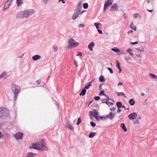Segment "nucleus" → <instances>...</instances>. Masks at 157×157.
<instances>
[{"mask_svg":"<svg viewBox=\"0 0 157 157\" xmlns=\"http://www.w3.org/2000/svg\"><path fill=\"white\" fill-rule=\"evenodd\" d=\"M45 143L43 140L39 141L36 144H33L31 148L38 150L47 151L48 149L45 145Z\"/></svg>","mask_w":157,"mask_h":157,"instance_id":"f257e3e1","label":"nucleus"},{"mask_svg":"<svg viewBox=\"0 0 157 157\" xmlns=\"http://www.w3.org/2000/svg\"><path fill=\"white\" fill-rule=\"evenodd\" d=\"M11 89L14 95V98H17L21 90L20 87L14 83H12L11 85Z\"/></svg>","mask_w":157,"mask_h":157,"instance_id":"f03ea898","label":"nucleus"},{"mask_svg":"<svg viewBox=\"0 0 157 157\" xmlns=\"http://www.w3.org/2000/svg\"><path fill=\"white\" fill-rule=\"evenodd\" d=\"M68 44L69 46L67 47L68 48L71 47L75 48L79 45V43L77 42H75V40L73 38H71L69 40Z\"/></svg>","mask_w":157,"mask_h":157,"instance_id":"7ed1b4c3","label":"nucleus"},{"mask_svg":"<svg viewBox=\"0 0 157 157\" xmlns=\"http://www.w3.org/2000/svg\"><path fill=\"white\" fill-rule=\"evenodd\" d=\"M25 18H28L32 15L35 12V11L33 9H27L23 10Z\"/></svg>","mask_w":157,"mask_h":157,"instance_id":"20e7f679","label":"nucleus"},{"mask_svg":"<svg viewBox=\"0 0 157 157\" xmlns=\"http://www.w3.org/2000/svg\"><path fill=\"white\" fill-rule=\"evenodd\" d=\"M9 113V111L5 108H0V118L7 116Z\"/></svg>","mask_w":157,"mask_h":157,"instance_id":"39448f33","label":"nucleus"},{"mask_svg":"<svg viewBox=\"0 0 157 157\" xmlns=\"http://www.w3.org/2000/svg\"><path fill=\"white\" fill-rule=\"evenodd\" d=\"M113 0H107V1H105L103 9L104 12L105 11L108 7L111 6L112 5Z\"/></svg>","mask_w":157,"mask_h":157,"instance_id":"423d86ee","label":"nucleus"},{"mask_svg":"<svg viewBox=\"0 0 157 157\" xmlns=\"http://www.w3.org/2000/svg\"><path fill=\"white\" fill-rule=\"evenodd\" d=\"M16 17L19 19H22L25 18L23 11L19 12L16 15Z\"/></svg>","mask_w":157,"mask_h":157,"instance_id":"0eeeda50","label":"nucleus"},{"mask_svg":"<svg viewBox=\"0 0 157 157\" xmlns=\"http://www.w3.org/2000/svg\"><path fill=\"white\" fill-rule=\"evenodd\" d=\"M23 133L21 132H18L15 134H13V136L16 140L21 139L22 138Z\"/></svg>","mask_w":157,"mask_h":157,"instance_id":"6e6552de","label":"nucleus"},{"mask_svg":"<svg viewBox=\"0 0 157 157\" xmlns=\"http://www.w3.org/2000/svg\"><path fill=\"white\" fill-rule=\"evenodd\" d=\"M137 117V114L135 113H132L128 116V118L130 120L135 119Z\"/></svg>","mask_w":157,"mask_h":157,"instance_id":"1a4fd4ad","label":"nucleus"},{"mask_svg":"<svg viewBox=\"0 0 157 157\" xmlns=\"http://www.w3.org/2000/svg\"><path fill=\"white\" fill-rule=\"evenodd\" d=\"M90 114L92 115L94 117H95L96 119H97L98 115V110L94 109L93 112L90 111Z\"/></svg>","mask_w":157,"mask_h":157,"instance_id":"9d476101","label":"nucleus"},{"mask_svg":"<svg viewBox=\"0 0 157 157\" xmlns=\"http://www.w3.org/2000/svg\"><path fill=\"white\" fill-rule=\"evenodd\" d=\"M118 10V6L116 3L113 4L111 6L110 10L112 11H116Z\"/></svg>","mask_w":157,"mask_h":157,"instance_id":"9b49d317","label":"nucleus"},{"mask_svg":"<svg viewBox=\"0 0 157 157\" xmlns=\"http://www.w3.org/2000/svg\"><path fill=\"white\" fill-rule=\"evenodd\" d=\"M94 43L93 42H91L88 45V49L91 51H93V48L94 47Z\"/></svg>","mask_w":157,"mask_h":157,"instance_id":"f8f14e48","label":"nucleus"},{"mask_svg":"<svg viewBox=\"0 0 157 157\" xmlns=\"http://www.w3.org/2000/svg\"><path fill=\"white\" fill-rule=\"evenodd\" d=\"M41 58V56L40 55H35L33 56L32 57V59L34 61H36L38 59H40Z\"/></svg>","mask_w":157,"mask_h":157,"instance_id":"ddd939ff","label":"nucleus"},{"mask_svg":"<svg viewBox=\"0 0 157 157\" xmlns=\"http://www.w3.org/2000/svg\"><path fill=\"white\" fill-rule=\"evenodd\" d=\"M115 114L112 112H110L108 115H107V117L110 120H112Z\"/></svg>","mask_w":157,"mask_h":157,"instance_id":"4468645a","label":"nucleus"},{"mask_svg":"<svg viewBox=\"0 0 157 157\" xmlns=\"http://www.w3.org/2000/svg\"><path fill=\"white\" fill-rule=\"evenodd\" d=\"M79 15V13H78V12H75L72 16V19L74 20L76 19L78 17Z\"/></svg>","mask_w":157,"mask_h":157,"instance_id":"2eb2a0df","label":"nucleus"},{"mask_svg":"<svg viewBox=\"0 0 157 157\" xmlns=\"http://www.w3.org/2000/svg\"><path fill=\"white\" fill-rule=\"evenodd\" d=\"M8 77L7 73L6 72H3L1 75H0V79L2 78H6Z\"/></svg>","mask_w":157,"mask_h":157,"instance_id":"dca6fc26","label":"nucleus"},{"mask_svg":"<svg viewBox=\"0 0 157 157\" xmlns=\"http://www.w3.org/2000/svg\"><path fill=\"white\" fill-rule=\"evenodd\" d=\"M130 26L131 29L134 30L136 31V28L135 26V25L134 24V23L133 22H131L130 24Z\"/></svg>","mask_w":157,"mask_h":157,"instance_id":"f3484780","label":"nucleus"},{"mask_svg":"<svg viewBox=\"0 0 157 157\" xmlns=\"http://www.w3.org/2000/svg\"><path fill=\"white\" fill-rule=\"evenodd\" d=\"M121 127L124 132H126L127 131V129L126 128L125 124L124 123H122L121 124Z\"/></svg>","mask_w":157,"mask_h":157,"instance_id":"a211bd4d","label":"nucleus"},{"mask_svg":"<svg viewBox=\"0 0 157 157\" xmlns=\"http://www.w3.org/2000/svg\"><path fill=\"white\" fill-rule=\"evenodd\" d=\"M11 2H10V1H9V0H8L5 3V6L6 7H8V9L9 7L11 5Z\"/></svg>","mask_w":157,"mask_h":157,"instance_id":"6ab92c4d","label":"nucleus"},{"mask_svg":"<svg viewBox=\"0 0 157 157\" xmlns=\"http://www.w3.org/2000/svg\"><path fill=\"white\" fill-rule=\"evenodd\" d=\"M99 81L101 82H104L105 81V79L104 76L103 75H101L99 78Z\"/></svg>","mask_w":157,"mask_h":157,"instance_id":"aec40b11","label":"nucleus"},{"mask_svg":"<svg viewBox=\"0 0 157 157\" xmlns=\"http://www.w3.org/2000/svg\"><path fill=\"white\" fill-rule=\"evenodd\" d=\"M135 101L133 99H130L129 101V103L131 105H133L135 103Z\"/></svg>","mask_w":157,"mask_h":157,"instance_id":"412c9836","label":"nucleus"},{"mask_svg":"<svg viewBox=\"0 0 157 157\" xmlns=\"http://www.w3.org/2000/svg\"><path fill=\"white\" fill-rule=\"evenodd\" d=\"M86 92V90L85 89H83L81 92L80 93L79 95L80 96L81 95H85V93Z\"/></svg>","mask_w":157,"mask_h":157,"instance_id":"4be33fe9","label":"nucleus"},{"mask_svg":"<svg viewBox=\"0 0 157 157\" xmlns=\"http://www.w3.org/2000/svg\"><path fill=\"white\" fill-rule=\"evenodd\" d=\"M149 76H150L152 78H153L154 79H157V76L153 74L150 73L149 74Z\"/></svg>","mask_w":157,"mask_h":157,"instance_id":"5701e85b","label":"nucleus"},{"mask_svg":"<svg viewBox=\"0 0 157 157\" xmlns=\"http://www.w3.org/2000/svg\"><path fill=\"white\" fill-rule=\"evenodd\" d=\"M96 133L94 132H91L90 133L89 137L90 138L93 137L96 134Z\"/></svg>","mask_w":157,"mask_h":157,"instance_id":"b1692460","label":"nucleus"},{"mask_svg":"<svg viewBox=\"0 0 157 157\" xmlns=\"http://www.w3.org/2000/svg\"><path fill=\"white\" fill-rule=\"evenodd\" d=\"M100 96L104 95L106 98H109V97L107 95L104 94V92L103 90L101 91L99 94Z\"/></svg>","mask_w":157,"mask_h":157,"instance_id":"393cba45","label":"nucleus"},{"mask_svg":"<svg viewBox=\"0 0 157 157\" xmlns=\"http://www.w3.org/2000/svg\"><path fill=\"white\" fill-rule=\"evenodd\" d=\"M122 105V103L121 102L118 101L116 103V106L117 108H121Z\"/></svg>","mask_w":157,"mask_h":157,"instance_id":"a878e982","label":"nucleus"},{"mask_svg":"<svg viewBox=\"0 0 157 157\" xmlns=\"http://www.w3.org/2000/svg\"><path fill=\"white\" fill-rule=\"evenodd\" d=\"M111 50L116 53L119 52H120V50H119L117 48H112L111 49Z\"/></svg>","mask_w":157,"mask_h":157,"instance_id":"bb28decb","label":"nucleus"},{"mask_svg":"<svg viewBox=\"0 0 157 157\" xmlns=\"http://www.w3.org/2000/svg\"><path fill=\"white\" fill-rule=\"evenodd\" d=\"M23 0H17L16 1V2L17 3V6H19L20 5H21V4L23 3V2L22 1Z\"/></svg>","mask_w":157,"mask_h":157,"instance_id":"cd10ccee","label":"nucleus"},{"mask_svg":"<svg viewBox=\"0 0 157 157\" xmlns=\"http://www.w3.org/2000/svg\"><path fill=\"white\" fill-rule=\"evenodd\" d=\"M117 94L118 96H123L124 97H125V98L126 97V96L125 95V94L122 92H119L117 93Z\"/></svg>","mask_w":157,"mask_h":157,"instance_id":"c85d7f7f","label":"nucleus"},{"mask_svg":"<svg viewBox=\"0 0 157 157\" xmlns=\"http://www.w3.org/2000/svg\"><path fill=\"white\" fill-rule=\"evenodd\" d=\"M116 66L118 69L121 68L120 66V64L117 60H116Z\"/></svg>","mask_w":157,"mask_h":157,"instance_id":"c756f323","label":"nucleus"},{"mask_svg":"<svg viewBox=\"0 0 157 157\" xmlns=\"http://www.w3.org/2000/svg\"><path fill=\"white\" fill-rule=\"evenodd\" d=\"M126 52H128L129 54L131 56L133 55V53L132 52V50L131 49L129 48L126 50Z\"/></svg>","mask_w":157,"mask_h":157,"instance_id":"7c9ffc66","label":"nucleus"},{"mask_svg":"<svg viewBox=\"0 0 157 157\" xmlns=\"http://www.w3.org/2000/svg\"><path fill=\"white\" fill-rule=\"evenodd\" d=\"M66 127L68 128H70L71 130H73V126L69 124H68L66 125Z\"/></svg>","mask_w":157,"mask_h":157,"instance_id":"2f4dec72","label":"nucleus"},{"mask_svg":"<svg viewBox=\"0 0 157 157\" xmlns=\"http://www.w3.org/2000/svg\"><path fill=\"white\" fill-rule=\"evenodd\" d=\"M83 7L85 9H87L88 7V5L87 3H84L83 4Z\"/></svg>","mask_w":157,"mask_h":157,"instance_id":"473e14b6","label":"nucleus"},{"mask_svg":"<svg viewBox=\"0 0 157 157\" xmlns=\"http://www.w3.org/2000/svg\"><path fill=\"white\" fill-rule=\"evenodd\" d=\"M99 117L101 120L103 121L106 120L108 119L107 115L105 116L104 117Z\"/></svg>","mask_w":157,"mask_h":157,"instance_id":"72a5a7b5","label":"nucleus"},{"mask_svg":"<svg viewBox=\"0 0 157 157\" xmlns=\"http://www.w3.org/2000/svg\"><path fill=\"white\" fill-rule=\"evenodd\" d=\"M136 49L141 52H143L144 51V48L142 46H141L140 47L136 48Z\"/></svg>","mask_w":157,"mask_h":157,"instance_id":"f704fd0d","label":"nucleus"},{"mask_svg":"<svg viewBox=\"0 0 157 157\" xmlns=\"http://www.w3.org/2000/svg\"><path fill=\"white\" fill-rule=\"evenodd\" d=\"M33 153L29 152L27 154L26 157H33Z\"/></svg>","mask_w":157,"mask_h":157,"instance_id":"c9c22d12","label":"nucleus"},{"mask_svg":"<svg viewBox=\"0 0 157 157\" xmlns=\"http://www.w3.org/2000/svg\"><path fill=\"white\" fill-rule=\"evenodd\" d=\"M82 8H76V10H75V12H78V13H80V12L81 11Z\"/></svg>","mask_w":157,"mask_h":157,"instance_id":"e433bc0d","label":"nucleus"},{"mask_svg":"<svg viewBox=\"0 0 157 157\" xmlns=\"http://www.w3.org/2000/svg\"><path fill=\"white\" fill-rule=\"evenodd\" d=\"M76 7L79 8H82V5L81 2H78V3L77 4Z\"/></svg>","mask_w":157,"mask_h":157,"instance_id":"4c0bfd02","label":"nucleus"},{"mask_svg":"<svg viewBox=\"0 0 157 157\" xmlns=\"http://www.w3.org/2000/svg\"><path fill=\"white\" fill-rule=\"evenodd\" d=\"M85 27V25L84 24H79L78 25V27L79 28H84Z\"/></svg>","mask_w":157,"mask_h":157,"instance_id":"58836bf2","label":"nucleus"},{"mask_svg":"<svg viewBox=\"0 0 157 157\" xmlns=\"http://www.w3.org/2000/svg\"><path fill=\"white\" fill-rule=\"evenodd\" d=\"M52 47L54 52H56L57 51L58 49L57 46L55 45H53Z\"/></svg>","mask_w":157,"mask_h":157,"instance_id":"ea45409f","label":"nucleus"},{"mask_svg":"<svg viewBox=\"0 0 157 157\" xmlns=\"http://www.w3.org/2000/svg\"><path fill=\"white\" fill-rule=\"evenodd\" d=\"M81 122V119L80 117H79L78 119V121H77V125H78L80 124V123Z\"/></svg>","mask_w":157,"mask_h":157,"instance_id":"a19ab883","label":"nucleus"},{"mask_svg":"<svg viewBox=\"0 0 157 157\" xmlns=\"http://www.w3.org/2000/svg\"><path fill=\"white\" fill-rule=\"evenodd\" d=\"M109 99H107V100L106 99H103L102 100V102L103 103H106L107 104V103Z\"/></svg>","mask_w":157,"mask_h":157,"instance_id":"79ce46f5","label":"nucleus"},{"mask_svg":"<svg viewBox=\"0 0 157 157\" xmlns=\"http://www.w3.org/2000/svg\"><path fill=\"white\" fill-rule=\"evenodd\" d=\"M107 104L109 106L112 105H113V103L111 102H109V99L107 103Z\"/></svg>","mask_w":157,"mask_h":157,"instance_id":"37998d69","label":"nucleus"},{"mask_svg":"<svg viewBox=\"0 0 157 157\" xmlns=\"http://www.w3.org/2000/svg\"><path fill=\"white\" fill-rule=\"evenodd\" d=\"M138 16L140 17L139 13H135L133 14V17L135 18H137Z\"/></svg>","mask_w":157,"mask_h":157,"instance_id":"c03bdc74","label":"nucleus"},{"mask_svg":"<svg viewBox=\"0 0 157 157\" xmlns=\"http://www.w3.org/2000/svg\"><path fill=\"white\" fill-rule=\"evenodd\" d=\"M90 124L91 126L93 127H95L96 125V124L95 123L91 121L90 122Z\"/></svg>","mask_w":157,"mask_h":157,"instance_id":"a18cd8bd","label":"nucleus"},{"mask_svg":"<svg viewBox=\"0 0 157 157\" xmlns=\"http://www.w3.org/2000/svg\"><path fill=\"white\" fill-rule=\"evenodd\" d=\"M107 69L109 71L110 73L112 74L113 73V71L111 68H110L109 67H107Z\"/></svg>","mask_w":157,"mask_h":157,"instance_id":"49530a36","label":"nucleus"},{"mask_svg":"<svg viewBox=\"0 0 157 157\" xmlns=\"http://www.w3.org/2000/svg\"><path fill=\"white\" fill-rule=\"evenodd\" d=\"M94 79L92 80L90 82H89L88 83V85H89L90 86L91 85V84H92V83L94 81Z\"/></svg>","mask_w":157,"mask_h":157,"instance_id":"de8ad7c7","label":"nucleus"},{"mask_svg":"<svg viewBox=\"0 0 157 157\" xmlns=\"http://www.w3.org/2000/svg\"><path fill=\"white\" fill-rule=\"evenodd\" d=\"M138 44V42H137V41H136L135 42H130V44L132 45L136 44Z\"/></svg>","mask_w":157,"mask_h":157,"instance_id":"09e8293b","label":"nucleus"},{"mask_svg":"<svg viewBox=\"0 0 157 157\" xmlns=\"http://www.w3.org/2000/svg\"><path fill=\"white\" fill-rule=\"evenodd\" d=\"M133 122L135 124H138L139 123V122L138 120L134 121Z\"/></svg>","mask_w":157,"mask_h":157,"instance_id":"8fccbe9b","label":"nucleus"},{"mask_svg":"<svg viewBox=\"0 0 157 157\" xmlns=\"http://www.w3.org/2000/svg\"><path fill=\"white\" fill-rule=\"evenodd\" d=\"M97 30L98 31V32L99 34H102L103 33L101 30L99 29H97Z\"/></svg>","mask_w":157,"mask_h":157,"instance_id":"3c124183","label":"nucleus"},{"mask_svg":"<svg viewBox=\"0 0 157 157\" xmlns=\"http://www.w3.org/2000/svg\"><path fill=\"white\" fill-rule=\"evenodd\" d=\"M120 108H118V109L117 111V112L118 113H119L121 111V109H120Z\"/></svg>","mask_w":157,"mask_h":157,"instance_id":"603ef678","label":"nucleus"},{"mask_svg":"<svg viewBox=\"0 0 157 157\" xmlns=\"http://www.w3.org/2000/svg\"><path fill=\"white\" fill-rule=\"evenodd\" d=\"M36 83L38 84H40L41 82V80L39 79L36 81Z\"/></svg>","mask_w":157,"mask_h":157,"instance_id":"864d4df0","label":"nucleus"},{"mask_svg":"<svg viewBox=\"0 0 157 157\" xmlns=\"http://www.w3.org/2000/svg\"><path fill=\"white\" fill-rule=\"evenodd\" d=\"M94 25H95L96 28L97 29H98L99 28V27H98V24L96 23H94Z\"/></svg>","mask_w":157,"mask_h":157,"instance_id":"5fc2aeb1","label":"nucleus"},{"mask_svg":"<svg viewBox=\"0 0 157 157\" xmlns=\"http://www.w3.org/2000/svg\"><path fill=\"white\" fill-rule=\"evenodd\" d=\"M90 86H89V85H88V84H87V85H86L85 87V88L84 89H88L89 88V87Z\"/></svg>","mask_w":157,"mask_h":157,"instance_id":"6e6d98bb","label":"nucleus"},{"mask_svg":"<svg viewBox=\"0 0 157 157\" xmlns=\"http://www.w3.org/2000/svg\"><path fill=\"white\" fill-rule=\"evenodd\" d=\"M110 110L113 111H114L115 110V107H113L112 108L110 109Z\"/></svg>","mask_w":157,"mask_h":157,"instance_id":"4d7b16f0","label":"nucleus"},{"mask_svg":"<svg viewBox=\"0 0 157 157\" xmlns=\"http://www.w3.org/2000/svg\"><path fill=\"white\" fill-rule=\"evenodd\" d=\"M74 63L78 67V62H77L75 60H74Z\"/></svg>","mask_w":157,"mask_h":157,"instance_id":"13d9d810","label":"nucleus"},{"mask_svg":"<svg viewBox=\"0 0 157 157\" xmlns=\"http://www.w3.org/2000/svg\"><path fill=\"white\" fill-rule=\"evenodd\" d=\"M49 0H43V2L44 4H46Z\"/></svg>","mask_w":157,"mask_h":157,"instance_id":"bf43d9fd","label":"nucleus"},{"mask_svg":"<svg viewBox=\"0 0 157 157\" xmlns=\"http://www.w3.org/2000/svg\"><path fill=\"white\" fill-rule=\"evenodd\" d=\"M7 9H8V7H6V6H5V5H4V6L3 7V10L4 11V10H5Z\"/></svg>","mask_w":157,"mask_h":157,"instance_id":"052dcab7","label":"nucleus"},{"mask_svg":"<svg viewBox=\"0 0 157 157\" xmlns=\"http://www.w3.org/2000/svg\"><path fill=\"white\" fill-rule=\"evenodd\" d=\"M124 59H125V60H126V61H127L128 60H129V59H130L131 58L130 57H125L124 58Z\"/></svg>","mask_w":157,"mask_h":157,"instance_id":"680f3d73","label":"nucleus"},{"mask_svg":"<svg viewBox=\"0 0 157 157\" xmlns=\"http://www.w3.org/2000/svg\"><path fill=\"white\" fill-rule=\"evenodd\" d=\"M133 31L132 30H130L127 32V33L129 34L130 33H132Z\"/></svg>","mask_w":157,"mask_h":157,"instance_id":"e2e57ef3","label":"nucleus"},{"mask_svg":"<svg viewBox=\"0 0 157 157\" xmlns=\"http://www.w3.org/2000/svg\"><path fill=\"white\" fill-rule=\"evenodd\" d=\"M123 17H124V19H125L126 18H127V17H126V14L125 13H124L123 14Z\"/></svg>","mask_w":157,"mask_h":157,"instance_id":"0e129e2a","label":"nucleus"},{"mask_svg":"<svg viewBox=\"0 0 157 157\" xmlns=\"http://www.w3.org/2000/svg\"><path fill=\"white\" fill-rule=\"evenodd\" d=\"M78 54L77 55V56H82V53L80 52H78Z\"/></svg>","mask_w":157,"mask_h":157,"instance_id":"69168bd1","label":"nucleus"},{"mask_svg":"<svg viewBox=\"0 0 157 157\" xmlns=\"http://www.w3.org/2000/svg\"><path fill=\"white\" fill-rule=\"evenodd\" d=\"M60 1L62 2V3H63V4H64L65 3V2L64 1V0H59V2H60Z\"/></svg>","mask_w":157,"mask_h":157,"instance_id":"338daca9","label":"nucleus"},{"mask_svg":"<svg viewBox=\"0 0 157 157\" xmlns=\"http://www.w3.org/2000/svg\"><path fill=\"white\" fill-rule=\"evenodd\" d=\"M86 11L85 10H82V11H81L80 12V13H81V14H82L83 13H84V12H86Z\"/></svg>","mask_w":157,"mask_h":157,"instance_id":"774afa93","label":"nucleus"}]
</instances>
